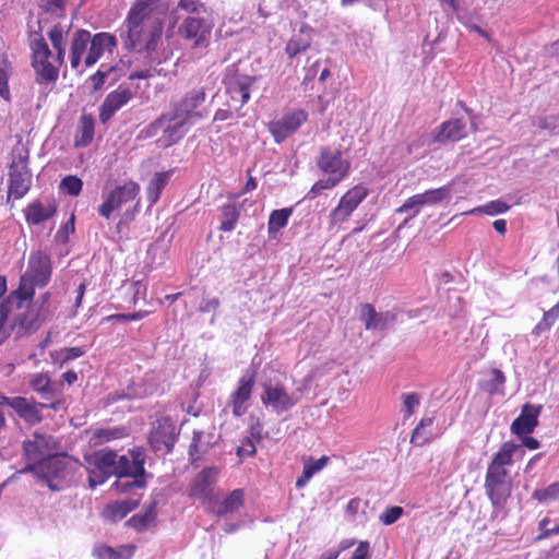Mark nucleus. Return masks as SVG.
<instances>
[{
    "label": "nucleus",
    "instance_id": "1",
    "mask_svg": "<svg viewBox=\"0 0 559 559\" xmlns=\"http://www.w3.org/2000/svg\"><path fill=\"white\" fill-rule=\"evenodd\" d=\"M168 4L164 0H135L126 16L124 35H121L126 49L151 53L160 41Z\"/></svg>",
    "mask_w": 559,
    "mask_h": 559
},
{
    "label": "nucleus",
    "instance_id": "2",
    "mask_svg": "<svg viewBox=\"0 0 559 559\" xmlns=\"http://www.w3.org/2000/svg\"><path fill=\"white\" fill-rule=\"evenodd\" d=\"M31 67L35 83L40 86L39 102L46 103L47 96L59 80L64 56L53 52L40 31H32L27 36Z\"/></svg>",
    "mask_w": 559,
    "mask_h": 559
},
{
    "label": "nucleus",
    "instance_id": "3",
    "mask_svg": "<svg viewBox=\"0 0 559 559\" xmlns=\"http://www.w3.org/2000/svg\"><path fill=\"white\" fill-rule=\"evenodd\" d=\"M52 276V261L45 250H35L29 253L27 266L21 274L19 286L12 292V298L19 302L29 301L35 297L36 288L46 287Z\"/></svg>",
    "mask_w": 559,
    "mask_h": 559
},
{
    "label": "nucleus",
    "instance_id": "4",
    "mask_svg": "<svg viewBox=\"0 0 559 559\" xmlns=\"http://www.w3.org/2000/svg\"><path fill=\"white\" fill-rule=\"evenodd\" d=\"M192 124L174 110L163 112L156 120L147 127L150 135H156L162 131L158 142L164 147H169L178 143L187 133L188 127Z\"/></svg>",
    "mask_w": 559,
    "mask_h": 559
},
{
    "label": "nucleus",
    "instance_id": "5",
    "mask_svg": "<svg viewBox=\"0 0 559 559\" xmlns=\"http://www.w3.org/2000/svg\"><path fill=\"white\" fill-rule=\"evenodd\" d=\"M1 304L7 305L9 313L11 311H15L11 329L15 331L17 336H23L39 328L40 309L36 304H34V299L25 302H19V300L12 298L11 292Z\"/></svg>",
    "mask_w": 559,
    "mask_h": 559
},
{
    "label": "nucleus",
    "instance_id": "6",
    "mask_svg": "<svg viewBox=\"0 0 559 559\" xmlns=\"http://www.w3.org/2000/svg\"><path fill=\"white\" fill-rule=\"evenodd\" d=\"M29 471L53 491L62 490L71 478L67 457L58 454L39 464L31 465Z\"/></svg>",
    "mask_w": 559,
    "mask_h": 559
},
{
    "label": "nucleus",
    "instance_id": "7",
    "mask_svg": "<svg viewBox=\"0 0 559 559\" xmlns=\"http://www.w3.org/2000/svg\"><path fill=\"white\" fill-rule=\"evenodd\" d=\"M261 386V403L277 414L290 411L299 402V397L280 380H266Z\"/></svg>",
    "mask_w": 559,
    "mask_h": 559
},
{
    "label": "nucleus",
    "instance_id": "8",
    "mask_svg": "<svg viewBox=\"0 0 559 559\" xmlns=\"http://www.w3.org/2000/svg\"><path fill=\"white\" fill-rule=\"evenodd\" d=\"M485 489L492 506H503L511 493L508 468L490 462L485 475Z\"/></svg>",
    "mask_w": 559,
    "mask_h": 559
},
{
    "label": "nucleus",
    "instance_id": "9",
    "mask_svg": "<svg viewBox=\"0 0 559 559\" xmlns=\"http://www.w3.org/2000/svg\"><path fill=\"white\" fill-rule=\"evenodd\" d=\"M368 195L369 189L362 183L348 189L341 197L337 205L330 212L329 225L336 227L345 223Z\"/></svg>",
    "mask_w": 559,
    "mask_h": 559
},
{
    "label": "nucleus",
    "instance_id": "10",
    "mask_svg": "<svg viewBox=\"0 0 559 559\" xmlns=\"http://www.w3.org/2000/svg\"><path fill=\"white\" fill-rule=\"evenodd\" d=\"M58 443L50 435L34 432L31 438L23 442V456L27 462L26 469L31 465L39 464L56 455Z\"/></svg>",
    "mask_w": 559,
    "mask_h": 559
},
{
    "label": "nucleus",
    "instance_id": "11",
    "mask_svg": "<svg viewBox=\"0 0 559 559\" xmlns=\"http://www.w3.org/2000/svg\"><path fill=\"white\" fill-rule=\"evenodd\" d=\"M28 152L23 150L17 153L16 157L10 165L9 170V197L15 200L23 198L29 190L32 183V175L27 167Z\"/></svg>",
    "mask_w": 559,
    "mask_h": 559
},
{
    "label": "nucleus",
    "instance_id": "12",
    "mask_svg": "<svg viewBox=\"0 0 559 559\" xmlns=\"http://www.w3.org/2000/svg\"><path fill=\"white\" fill-rule=\"evenodd\" d=\"M452 188L451 185H445L437 189L426 190L423 193L414 194L409 197L400 207L395 210L396 213H408L412 212L409 218L415 217L421 207L432 206L444 201H449L451 198Z\"/></svg>",
    "mask_w": 559,
    "mask_h": 559
},
{
    "label": "nucleus",
    "instance_id": "13",
    "mask_svg": "<svg viewBox=\"0 0 559 559\" xmlns=\"http://www.w3.org/2000/svg\"><path fill=\"white\" fill-rule=\"evenodd\" d=\"M140 185L135 181H128L112 189L98 206V214L109 219L115 211H119L124 204L139 197Z\"/></svg>",
    "mask_w": 559,
    "mask_h": 559
},
{
    "label": "nucleus",
    "instance_id": "14",
    "mask_svg": "<svg viewBox=\"0 0 559 559\" xmlns=\"http://www.w3.org/2000/svg\"><path fill=\"white\" fill-rule=\"evenodd\" d=\"M176 441V426L168 416L157 419L151 429L148 442L154 452L170 453Z\"/></svg>",
    "mask_w": 559,
    "mask_h": 559
},
{
    "label": "nucleus",
    "instance_id": "15",
    "mask_svg": "<svg viewBox=\"0 0 559 559\" xmlns=\"http://www.w3.org/2000/svg\"><path fill=\"white\" fill-rule=\"evenodd\" d=\"M88 483L92 488L104 484L110 476H116L117 454L105 451L94 454L90 461Z\"/></svg>",
    "mask_w": 559,
    "mask_h": 559
},
{
    "label": "nucleus",
    "instance_id": "16",
    "mask_svg": "<svg viewBox=\"0 0 559 559\" xmlns=\"http://www.w3.org/2000/svg\"><path fill=\"white\" fill-rule=\"evenodd\" d=\"M317 167L326 175H334L340 178H346L350 170V163L343 158L340 150H332L323 146L320 148L317 158Z\"/></svg>",
    "mask_w": 559,
    "mask_h": 559
},
{
    "label": "nucleus",
    "instance_id": "17",
    "mask_svg": "<svg viewBox=\"0 0 559 559\" xmlns=\"http://www.w3.org/2000/svg\"><path fill=\"white\" fill-rule=\"evenodd\" d=\"M218 469L215 467H205L199 472L189 486V496L200 500L204 506L211 504Z\"/></svg>",
    "mask_w": 559,
    "mask_h": 559
},
{
    "label": "nucleus",
    "instance_id": "18",
    "mask_svg": "<svg viewBox=\"0 0 559 559\" xmlns=\"http://www.w3.org/2000/svg\"><path fill=\"white\" fill-rule=\"evenodd\" d=\"M206 99L204 87L194 88L185 94V96L175 103L171 110L179 114V117L185 118L193 123L194 120L203 118V114L197 110Z\"/></svg>",
    "mask_w": 559,
    "mask_h": 559
},
{
    "label": "nucleus",
    "instance_id": "19",
    "mask_svg": "<svg viewBox=\"0 0 559 559\" xmlns=\"http://www.w3.org/2000/svg\"><path fill=\"white\" fill-rule=\"evenodd\" d=\"M308 115L305 110L299 109L285 115L277 121L269 123V131L273 135L275 142L281 143L288 135L297 131L301 124L307 121Z\"/></svg>",
    "mask_w": 559,
    "mask_h": 559
},
{
    "label": "nucleus",
    "instance_id": "20",
    "mask_svg": "<svg viewBox=\"0 0 559 559\" xmlns=\"http://www.w3.org/2000/svg\"><path fill=\"white\" fill-rule=\"evenodd\" d=\"M179 35L186 40H193V47L207 45L211 26L201 17L188 16L178 28Z\"/></svg>",
    "mask_w": 559,
    "mask_h": 559
},
{
    "label": "nucleus",
    "instance_id": "21",
    "mask_svg": "<svg viewBox=\"0 0 559 559\" xmlns=\"http://www.w3.org/2000/svg\"><path fill=\"white\" fill-rule=\"evenodd\" d=\"M117 38L115 35L106 32L91 35L90 48L84 59V66L90 68L94 66L106 52L112 53L117 48Z\"/></svg>",
    "mask_w": 559,
    "mask_h": 559
},
{
    "label": "nucleus",
    "instance_id": "22",
    "mask_svg": "<svg viewBox=\"0 0 559 559\" xmlns=\"http://www.w3.org/2000/svg\"><path fill=\"white\" fill-rule=\"evenodd\" d=\"M255 383L254 373L242 376L237 383V388L231 393L229 405L231 406L233 415L241 417L247 412V403L252 396L253 386Z\"/></svg>",
    "mask_w": 559,
    "mask_h": 559
},
{
    "label": "nucleus",
    "instance_id": "23",
    "mask_svg": "<svg viewBox=\"0 0 559 559\" xmlns=\"http://www.w3.org/2000/svg\"><path fill=\"white\" fill-rule=\"evenodd\" d=\"M134 97V93L121 86L110 92L99 107V120L107 123L112 116Z\"/></svg>",
    "mask_w": 559,
    "mask_h": 559
},
{
    "label": "nucleus",
    "instance_id": "24",
    "mask_svg": "<svg viewBox=\"0 0 559 559\" xmlns=\"http://www.w3.org/2000/svg\"><path fill=\"white\" fill-rule=\"evenodd\" d=\"M540 411L542 405L525 403L521 408V414L511 424V432L516 437L531 435L538 426Z\"/></svg>",
    "mask_w": 559,
    "mask_h": 559
},
{
    "label": "nucleus",
    "instance_id": "25",
    "mask_svg": "<svg viewBox=\"0 0 559 559\" xmlns=\"http://www.w3.org/2000/svg\"><path fill=\"white\" fill-rule=\"evenodd\" d=\"M7 406L14 409L20 418L29 425L39 424L43 420V405L35 401H29L23 396H15L12 399H2Z\"/></svg>",
    "mask_w": 559,
    "mask_h": 559
},
{
    "label": "nucleus",
    "instance_id": "26",
    "mask_svg": "<svg viewBox=\"0 0 559 559\" xmlns=\"http://www.w3.org/2000/svg\"><path fill=\"white\" fill-rule=\"evenodd\" d=\"M255 82L254 76L241 75L230 81L227 85V93L230 97L229 106L239 110L250 99V87Z\"/></svg>",
    "mask_w": 559,
    "mask_h": 559
},
{
    "label": "nucleus",
    "instance_id": "27",
    "mask_svg": "<svg viewBox=\"0 0 559 559\" xmlns=\"http://www.w3.org/2000/svg\"><path fill=\"white\" fill-rule=\"evenodd\" d=\"M359 317L364 321L366 330L384 329L397 319L396 314L391 311L377 312L376 308L368 302L359 305Z\"/></svg>",
    "mask_w": 559,
    "mask_h": 559
},
{
    "label": "nucleus",
    "instance_id": "28",
    "mask_svg": "<svg viewBox=\"0 0 559 559\" xmlns=\"http://www.w3.org/2000/svg\"><path fill=\"white\" fill-rule=\"evenodd\" d=\"M465 136L466 123L460 118L442 122L432 133L433 141L437 143L457 142Z\"/></svg>",
    "mask_w": 559,
    "mask_h": 559
},
{
    "label": "nucleus",
    "instance_id": "29",
    "mask_svg": "<svg viewBox=\"0 0 559 559\" xmlns=\"http://www.w3.org/2000/svg\"><path fill=\"white\" fill-rule=\"evenodd\" d=\"M91 41V33L87 29H76L70 43V64L71 68L76 70L83 61V56L87 51V46Z\"/></svg>",
    "mask_w": 559,
    "mask_h": 559
},
{
    "label": "nucleus",
    "instance_id": "30",
    "mask_svg": "<svg viewBox=\"0 0 559 559\" xmlns=\"http://www.w3.org/2000/svg\"><path fill=\"white\" fill-rule=\"evenodd\" d=\"M329 462L330 457L328 455H322L319 459H314L312 456L302 457V473L296 479V488L302 489L306 487L316 474L320 473L324 467L328 466Z\"/></svg>",
    "mask_w": 559,
    "mask_h": 559
},
{
    "label": "nucleus",
    "instance_id": "31",
    "mask_svg": "<svg viewBox=\"0 0 559 559\" xmlns=\"http://www.w3.org/2000/svg\"><path fill=\"white\" fill-rule=\"evenodd\" d=\"M139 506L138 500L126 499L108 503L102 512V516L106 521L117 522L126 518L131 511Z\"/></svg>",
    "mask_w": 559,
    "mask_h": 559
},
{
    "label": "nucleus",
    "instance_id": "32",
    "mask_svg": "<svg viewBox=\"0 0 559 559\" xmlns=\"http://www.w3.org/2000/svg\"><path fill=\"white\" fill-rule=\"evenodd\" d=\"M57 212L55 203L44 205L39 201H34L27 205L25 210L26 222L31 225H38L50 219Z\"/></svg>",
    "mask_w": 559,
    "mask_h": 559
},
{
    "label": "nucleus",
    "instance_id": "33",
    "mask_svg": "<svg viewBox=\"0 0 559 559\" xmlns=\"http://www.w3.org/2000/svg\"><path fill=\"white\" fill-rule=\"evenodd\" d=\"M245 504L243 489H234L223 501L212 508V512L218 516L234 513Z\"/></svg>",
    "mask_w": 559,
    "mask_h": 559
},
{
    "label": "nucleus",
    "instance_id": "34",
    "mask_svg": "<svg viewBox=\"0 0 559 559\" xmlns=\"http://www.w3.org/2000/svg\"><path fill=\"white\" fill-rule=\"evenodd\" d=\"M135 546L121 545L117 548L110 547L105 544L95 546L93 555L97 559H131L133 557Z\"/></svg>",
    "mask_w": 559,
    "mask_h": 559
},
{
    "label": "nucleus",
    "instance_id": "35",
    "mask_svg": "<svg viewBox=\"0 0 559 559\" xmlns=\"http://www.w3.org/2000/svg\"><path fill=\"white\" fill-rule=\"evenodd\" d=\"M95 121L92 115L83 114L79 121V127L74 136V146L86 147L94 139Z\"/></svg>",
    "mask_w": 559,
    "mask_h": 559
},
{
    "label": "nucleus",
    "instance_id": "36",
    "mask_svg": "<svg viewBox=\"0 0 559 559\" xmlns=\"http://www.w3.org/2000/svg\"><path fill=\"white\" fill-rule=\"evenodd\" d=\"M132 464L133 463L127 455L117 456L116 477L118 479L131 477L132 484H135L136 488L145 487L146 481L144 477L138 475V472Z\"/></svg>",
    "mask_w": 559,
    "mask_h": 559
},
{
    "label": "nucleus",
    "instance_id": "37",
    "mask_svg": "<svg viewBox=\"0 0 559 559\" xmlns=\"http://www.w3.org/2000/svg\"><path fill=\"white\" fill-rule=\"evenodd\" d=\"M169 181V173H156L146 187V195L150 206L156 204L160 198L164 188Z\"/></svg>",
    "mask_w": 559,
    "mask_h": 559
},
{
    "label": "nucleus",
    "instance_id": "38",
    "mask_svg": "<svg viewBox=\"0 0 559 559\" xmlns=\"http://www.w3.org/2000/svg\"><path fill=\"white\" fill-rule=\"evenodd\" d=\"M31 388L43 396H53L57 394L56 385L46 372L33 374L29 380Z\"/></svg>",
    "mask_w": 559,
    "mask_h": 559
},
{
    "label": "nucleus",
    "instance_id": "39",
    "mask_svg": "<svg viewBox=\"0 0 559 559\" xmlns=\"http://www.w3.org/2000/svg\"><path fill=\"white\" fill-rule=\"evenodd\" d=\"M156 519L155 503H152L143 513L132 515L126 525L136 532L145 531Z\"/></svg>",
    "mask_w": 559,
    "mask_h": 559
},
{
    "label": "nucleus",
    "instance_id": "40",
    "mask_svg": "<svg viewBox=\"0 0 559 559\" xmlns=\"http://www.w3.org/2000/svg\"><path fill=\"white\" fill-rule=\"evenodd\" d=\"M240 217V209L234 203L225 204L221 207L219 230L231 231Z\"/></svg>",
    "mask_w": 559,
    "mask_h": 559
},
{
    "label": "nucleus",
    "instance_id": "41",
    "mask_svg": "<svg viewBox=\"0 0 559 559\" xmlns=\"http://www.w3.org/2000/svg\"><path fill=\"white\" fill-rule=\"evenodd\" d=\"M520 448L521 445L514 443L513 441H506L500 445L499 450L495 453L491 462L508 468L513 464V454Z\"/></svg>",
    "mask_w": 559,
    "mask_h": 559
},
{
    "label": "nucleus",
    "instance_id": "42",
    "mask_svg": "<svg viewBox=\"0 0 559 559\" xmlns=\"http://www.w3.org/2000/svg\"><path fill=\"white\" fill-rule=\"evenodd\" d=\"M293 214V209L284 207L281 210H274L271 212L267 222V233L269 235H273L278 233L282 228H284L290 215Z\"/></svg>",
    "mask_w": 559,
    "mask_h": 559
},
{
    "label": "nucleus",
    "instance_id": "43",
    "mask_svg": "<svg viewBox=\"0 0 559 559\" xmlns=\"http://www.w3.org/2000/svg\"><path fill=\"white\" fill-rule=\"evenodd\" d=\"M433 424V418H421L412 432L411 442L415 445L423 447L430 441L431 432L429 429Z\"/></svg>",
    "mask_w": 559,
    "mask_h": 559
},
{
    "label": "nucleus",
    "instance_id": "44",
    "mask_svg": "<svg viewBox=\"0 0 559 559\" xmlns=\"http://www.w3.org/2000/svg\"><path fill=\"white\" fill-rule=\"evenodd\" d=\"M124 436V428H99L94 430L92 440L94 441V444H103L112 440L121 439Z\"/></svg>",
    "mask_w": 559,
    "mask_h": 559
},
{
    "label": "nucleus",
    "instance_id": "45",
    "mask_svg": "<svg viewBox=\"0 0 559 559\" xmlns=\"http://www.w3.org/2000/svg\"><path fill=\"white\" fill-rule=\"evenodd\" d=\"M532 498L539 503L559 500V480L555 481L547 487L535 489Z\"/></svg>",
    "mask_w": 559,
    "mask_h": 559
},
{
    "label": "nucleus",
    "instance_id": "46",
    "mask_svg": "<svg viewBox=\"0 0 559 559\" xmlns=\"http://www.w3.org/2000/svg\"><path fill=\"white\" fill-rule=\"evenodd\" d=\"M47 35L55 52L66 57L67 41L62 26L60 24H55Z\"/></svg>",
    "mask_w": 559,
    "mask_h": 559
},
{
    "label": "nucleus",
    "instance_id": "47",
    "mask_svg": "<svg viewBox=\"0 0 559 559\" xmlns=\"http://www.w3.org/2000/svg\"><path fill=\"white\" fill-rule=\"evenodd\" d=\"M510 210V205L501 200H495L486 203L485 205L478 206L476 209L471 210L468 213H479V214H486L490 216H495L498 214L506 213Z\"/></svg>",
    "mask_w": 559,
    "mask_h": 559
},
{
    "label": "nucleus",
    "instance_id": "48",
    "mask_svg": "<svg viewBox=\"0 0 559 559\" xmlns=\"http://www.w3.org/2000/svg\"><path fill=\"white\" fill-rule=\"evenodd\" d=\"M203 431H193V437L189 449V453L193 461L198 460L202 453L206 452L212 444L211 440L205 442L203 441Z\"/></svg>",
    "mask_w": 559,
    "mask_h": 559
},
{
    "label": "nucleus",
    "instance_id": "49",
    "mask_svg": "<svg viewBox=\"0 0 559 559\" xmlns=\"http://www.w3.org/2000/svg\"><path fill=\"white\" fill-rule=\"evenodd\" d=\"M345 178H340L334 175H330V177L325 179H320L313 183L310 191L308 192V197L310 199H313L318 197L323 190H330L335 188Z\"/></svg>",
    "mask_w": 559,
    "mask_h": 559
},
{
    "label": "nucleus",
    "instance_id": "50",
    "mask_svg": "<svg viewBox=\"0 0 559 559\" xmlns=\"http://www.w3.org/2000/svg\"><path fill=\"white\" fill-rule=\"evenodd\" d=\"M87 352L85 346L66 347L57 352L55 360L59 361L60 365H64L71 360L84 356Z\"/></svg>",
    "mask_w": 559,
    "mask_h": 559
},
{
    "label": "nucleus",
    "instance_id": "51",
    "mask_svg": "<svg viewBox=\"0 0 559 559\" xmlns=\"http://www.w3.org/2000/svg\"><path fill=\"white\" fill-rule=\"evenodd\" d=\"M59 188L62 192L71 197H78L82 191L83 181L76 176L69 175L62 178Z\"/></svg>",
    "mask_w": 559,
    "mask_h": 559
},
{
    "label": "nucleus",
    "instance_id": "52",
    "mask_svg": "<svg viewBox=\"0 0 559 559\" xmlns=\"http://www.w3.org/2000/svg\"><path fill=\"white\" fill-rule=\"evenodd\" d=\"M310 47V41L307 39H302L301 37H293L290 38L285 47V52L287 56L293 59L300 52L306 51Z\"/></svg>",
    "mask_w": 559,
    "mask_h": 559
},
{
    "label": "nucleus",
    "instance_id": "53",
    "mask_svg": "<svg viewBox=\"0 0 559 559\" xmlns=\"http://www.w3.org/2000/svg\"><path fill=\"white\" fill-rule=\"evenodd\" d=\"M404 514V509L400 506H392L385 508L384 511L379 515V521L383 525H392Z\"/></svg>",
    "mask_w": 559,
    "mask_h": 559
},
{
    "label": "nucleus",
    "instance_id": "54",
    "mask_svg": "<svg viewBox=\"0 0 559 559\" xmlns=\"http://www.w3.org/2000/svg\"><path fill=\"white\" fill-rule=\"evenodd\" d=\"M401 399H402V402H403L404 417L405 418L411 417L414 414L415 409L420 404V396H419V394H417V393H403Z\"/></svg>",
    "mask_w": 559,
    "mask_h": 559
},
{
    "label": "nucleus",
    "instance_id": "55",
    "mask_svg": "<svg viewBox=\"0 0 559 559\" xmlns=\"http://www.w3.org/2000/svg\"><path fill=\"white\" fill-rule=\"evenodd\" d=\"M491 379L484 384V390L488 393L493 394L500 386L506 382V377L500 369L493 368L490 371Z\"/></svg>",
    "mask_w": 559,
    "mask_h": 559
},
{
    "label": "nucleus",
    "instance_id": "56",
    "mask_svg": "<svg viewBox=\"0 0 559 559\" xmlns=\"http://www.w3.org/2000/svg\"><path fill=\"white\" fill-rule=\"evenodd\" d=\"M131 462L133 463V467L138 472V475L143 476L145 475L144 464H145V453L143 449L138 448L130 451V457Z\"/></svg>",
    "mask_w": 559,
    "mask_h": 559
},
{
    "label": "nucleus",
    "instance_id": "57",
    "mask_svg": "<svg viewBox=\"0 0 559 559\" xmlns=\"http://www.w3.org/2000/svg\"><path fill=\"white\" fill-rule=\"evenodd\" d=\"M0 97L5 100L10 99L8 61H4L3 66L0 67Z\"/></svg>",
    "mask_w": 559,
    "mask_h": 559
},
{
    "label": "nucleus",
    "instance_id": "58",
    "mask_svg": "<svg viewBox=\"0 0 559 559\" xmlns=\"http://www.w3.org/2000/svg\"><path fill=\"white\" fill-rule=\"evenodd\" d=\"M559 319V306H554L551 309L546 311L543 316L542 321L536 325L538 330H548Z\"/></svg>",
    "mask_w": 559,
    "mask_h": 559
},
{
    "label": "nucleus",
    "instance_id": "59",
    "mask_svg": "<svg viewBox=\"0 0 559 559\" xmlns=\"http://www.w3.org/2000/svg\"><path fill=\"white\" fill-rule=\"evenodd\" d=\"M67 0H39V7L47 13L62 14Z\"/></svg>",
    "mask_w": 559,
    "mask_h": 559
},
{
    "label": "nucleus",
    "instance_id": "60",
    "mask_svg": "<svg viewBox=\"0 0 559 559\" xmlns=\"http://www.w3.org/2000/svg\"><path fill=\"white\" fill-rule=\"evenodd\" d=\"M539 130L557 131L559 129V114L542 117L537 121Z\"/></svg>",
    "mask_w": 559,
    "mask_h": 559
},
{
    "label": "nucleus",
    "instance_id": "61",
    "mask_svg": "<svg viewBox=\"0 0 559 559\" xmlns=\"http://www.w3.org/2000/svg\"><path fill=\"white\" fill-rule=\"evenodd\" d=\"M178 8L188 13H199L205 11V7L199 0H179Z\"/></svg>",
    "mask_w": 559,
    "mask_h": 559
},
{
    "label": "nucleus",
    "instance_id": "62",
    "mask_svg": "<svg viewBox=\"0 0 559 559\" xmlns=\"http://www.w3.org/2000/svg\"><path fill=\"white\" fill-rule=\"evenodd\" d=\"M9 317V309L5 304H0V345L10 336L9 330L4 326Z\"/></svg>",
    "mask_w": 559,
    "mask_h": 559
},
{
    "label": "nucleus",
    "instance_id": "63",
    "mask_svg": "<svg viewBox=\"0 0 559 559\" xmlns=\"http://www.w3.org/2000/svg\"><path fill=\"white\" fill-rule=\"evenodd\" d=\"M110 70L111 69H108L106 71L98 70L93 75H91L90 80L92 82L94 91H99L104 86Z\"/></svg>",
    "mask_w": 559,
    "mask_h": 559
},
{
    "label": "nucleus",
    "instance_id": "64",
    "mask_svg": "<svg viewBox=\"0 0 559 559\" xmlns=\"http://www.w3.org/2000/svg\"><path fill=\"white\" fill-rule=\"evenodd\" d=\"M370 557V545L368 542H360L353 552L350 559H369Z\"/></svg>",
    "mask_w": 559,
    "mask_h": 559
}]
</instances>
